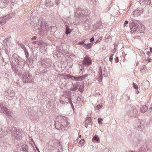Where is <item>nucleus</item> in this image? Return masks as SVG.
<instances>
[{
  "label": "nucleus",
  "mask_w": 152,
  "mask_h": 152,
  "mask_svg": "<svg viewBox=\"0 0 152 152\" xmlns=\"http://www.w3.org/2000/svg\"><path fill=\"white\" fill-rule=\"evenodd\" d=\"M69 124L67 118L64 116H58L55 120V127L57 130H61L62 132L68 129Z\"/></svg>",
  "instance_id": "obj_1"
},
{
  "label": "nucleus",
  "mask_w": 152,
  "mask_h": 152,
  "mask_svg": "<svg viewBox=\"0 0 152 152\" xmlns=\"http://www.w3.org/2000/svg\"><path fill=\"white\" fill-rule=\"evenodd\" d=\"M90 13V11L89 9L85 8L82 10L80 8L76 10L75 16L77 18H82L83 21L85 22L86 20V16Z\"/></svg>",
  "instance_id": "obj_2"
},
{
  "label": "nucleus",
  "mask_w": 152,
  "mask_h": 152,
  "mask_svg": "<svg viewBox=\"0 0 152 152\" xmlns=\"http://www.w3.org/2000/svg\"><path fill=\"white\" fill-rule=\"evenodd\" d=\"M19 75L22 76V80L24 83H31L34 81L33 76L25 70L20 72Z\"/></svg>",
  "instance_id": "obj_3"
},
{
  "label": "nucleus",
  "mask_w": 152,
  "mask_h": 152,
  "mask_svg": "<svg viewBox=\"0 0 152 152\" xmlns=\"http://www.w3.org/2000/svg\"><path fill=\"white\" fill-rule=\"evenodd\" d=\"M10 132L12 136L18 140L21 139L23 134V131L15 127H12L11 128Z\"/></svg>",
  "instance_id": "obj_4"
},
{
  "label": "nucleus",
  "mask_w": 152,
  "mask_h": 152,
  "mask_svg": "<svg viewBox=\"0 0 152 152\" xmlns=\"http://www.w3.org/2000/svg\"><path fill=\"white\" fill-rule=\"evenodd\" d=\"M103 76L106 77L108 76V75L107 68L104 66H100L99 75L97 80L99 82H101Z\"/></svg>",
  "instance_id": "obj_5"
},
{
  "label": "nucleus",
  "mask_w": 152,
  "mask_h": 152,
  "mask_svg": "<svg viewBox=\"0 0 152 152\" xmlns=\"http://www.w3.org/2000/svg\"><path fill=\"white\" fill-rule=\"evenodd\" d=\"M11 60L12 63L14 65H20L23 63V60L16 54L12 55Z\"/></svg>",
  "instance_id": "obj_6"
},
{
  "label": "nucleus",
  "mask_w": 152,
  "mask_h": 152,
  "mask_svg": "<svg viewBox=\"0 0 152 152\" xmlns=\"http://www.w3.org/2000/svg\"><path fill=\"white\" fill-rule=\"evenodd\" d=\"M0 107L4 113L7 115L9 117V118L10 120H12V117L13 116V113L10 110L7 109L6 107L3 106V105L1 104Z\"/></svg>",
  "instance_id": "obj_7"
},
{
  "label": "nucleus",
  "mask_w": 152,
  "mask_h": 152,
  "mask_svg": "<svg viewBox=\"0 0 152 152\" xmlns=\"http://www.w3.org/2000/svg\"><path fill=\"white\" fill-rule=\"evenodd\" d=\"M82 77H75L69 74H67L65 75V78L66 79L71 80L72 81H81Z\"/></svg>",
  "instance_id": "obj_8"
},
{
  "label": "nucleus",
  "mask_w": 152,
  "mask_h": 152,
  "mask_svg": "<svg viewBox=\"0 0 152 152\" xmlns=\"http://www.w3.org/2000/svg\"><path fill=\"white\" fill-rule=\"evenodd\" d=\"M92 63V61L91 58L87 56L83 59L82 61V64L85 66H90Z\"/></svg>",
  "instance_id": "obj_9"
},
{
  "label": "nucleus",
  "mask_w": 152,
  "mask_h": 152,
  "mask_svg": "<svg viewBox=\"0 0 152 152\" xmlns=\"http://www.w3.org/2000/svg\"><path fill=\"white\" fill-rule=\"evenodd\" d=\"M14 14V13L12 12L11 13H10L5 16L4 18H3L2 19H1L0 20V24L1 25H4L6 23V20L11 18Z\"/></svg>",
  "instance_id": "obj_10"
},
{
  "label": "nucleus",
  "mask_w": 152,
  "mask_h": 152,
  "mask_svg": "<svg viewBox=\"0 0 152 152\" xmlns=\"http://www.w3.org/2000/svg\"><path fill=\"white\" fill-rule=\"evenodd\" d=\"M71 94L69 91H65L63 94L62 96L65 98V99H67V100L71 105H72V103L71 99Z\"/></svg>",
  "instance_id": "obj_11"
},
{
  "label": "nucleus",
  "mask_w": 152,
  "mask_h": 152,
  "mask_svg": "<svg viewBox=\"0 0 152 152\" xmlns=\"http://www.w3.org/2000/svg\"><path fill=\"white\" fill-rule=\"evenodd\" d=\"M7 95V98L9 100H11L12 98L15 96V92L14 90L11 89H10L6 93Z\"/></svg>",
  "instance_id": "obj_12"
},
{
  "label": "nucleus",
  "mask_w": 152,
  "mask_h": 152,
  "mask_svg": "<svg viewBox=\"0 0 152 152\" xmlns=\"http://www.w3.org/2000/svg\"><path fill=\"white\" fill-rule=\"evenodd\" d=\"M12 0H0V8H5L10 2H12Z\"/></svg>",
  "instance_id": "obj_13"
},
{
  "label": "nucleus",
  "mask_w": 152,
  "mask_h": 152,
  "mask_svg": "<svg viewBox=\"0 0 152 152\" xmlns=\"http://www.w3.org/2000/svg\"><path fill=\"white\" fill-rule=\"evenodd\" d=\"M45 22L44 21H41L40 23H39L38 25V29L42 31L44 30V29L46 28L47 26L46 24L45 26Z\"/></svg>",
  "instance_id": "obj_14"
},
{
  "label": "nucleus",
  "mask_w": 152,
  "mask_h": 152,
  "mask_svg": "<svg viewBox=\"0 0 152 152\" xmlns=\"http://www.w3.org/2000/svg\"><path fill=\"white\" fill-rule=\"evenodd\" d=\"M47 71V70L45 68L41 67L39 69L37 70V72H36V75H41L42 74H43L44 73H46Z\"/></svg>",
  "instance_id": "obj_15"
},
{
  "label": "nucleus",
  "mask_w": 152,
  "mask_h": 152,
  "mask_svg": "<svg viewBox=\"0 0 152 152\" xmlns=\"http://www.w3.org/2000/svg\"><path fill=\"white\" fill-rule=\"evenodd\" d=\"M140 3L142 5H149L151 3V0H140Z\"/></svg>",
  "instance_id": "obj_16"
},
{
  "label": "nucleus",
  "mask_w": 152,
  "mask_h": 152,
  "mask_svg": "<svg viewBox=\"0 0 152 152\" xmlns=\"http://www.w3.org/2000/svg\"><path fill=\"white\" fill-rule=\"evenodd\" d=\"M130 28L131 29L132 31H136L137 29L138 25L137 24H134L132 26V25H130V24L129 23Z\"/></svg>",
  "instance_id": "obj_17"
},
{
  "label": "nucleus",
  "mask_w": 152,
  "mask_h": 152,
  "mask_svg": "<svg viewBox=\"0 0 152 152\" xmlns=\"http://www.w3.org/2000/svg\"><path fill=\"white\" fill-rule=\"evenodd\" d=\"M80 84L78 83H76L73 85V87L72 88V91L76 90L78 89V88H80Z\"/></svg>",
  "instance_id": "obj_18"
},
{
  "label": "nucleus",
  "mask_w": 152,
  "mask_h": 152,
  "mask_svg": "<svg viewBox=\"0 0 152 152\" xmlns=\"http://www.w3.org/2000/svg\"><path fill=\"white\" fill-rule=\"evenodd\" d=\"M21 149L22 151L25 152H28V147L26 145H23L21 146Z\"/></svg>",
  "instance_id": "obj_19"
},
{
  "label": "nucleus",
  "mask_w": 152,
  "mask_h": 152,
  "mask_svg": "<svg viewBox=\"0 0 152 152\" xmlns=\"http://www.w3.org/2000/svg\"><path fill=\"white\" fill-rule=\"evenodd\" d=\"M91 121V118L90 117H88L85 121V124L86 125V127Z\"/></svg>",
  "instance_id": "obj_20"
},
{
  "label": "nucleus",
  "mask_w": 152,
  "mask_h": 152,
  "mask_svg": "<svg viewBox=\"0 0 152 152\" xmlns=\"http://www.w3.org/2000/svg\"><path fill=\"white\" fill-rule=\"evenodd\" d=\"M147 107L146 105H143L140 108L141 111L142 113H145L147 110Z\"/></svg>",
  "instance_id": "obj_21"
},
{
  "label": "nucleus",
  "mask_w": 152,
  "mask_h": 152,
  "mask_svg": "<svg viewBox=\"0 0 152 152\" xmlns=\"http://www.w3.org/2000/svg\"><path fill=\"white\" fill-rule=\"evenodd\" d=\"M83 47L85 48L86 49H90L91 48V43H88L87 44H85L83 45Z\"/></svg>",
  "instance_id": "obj_22"
},
{
  "label": "nucleus",
  "mask_w": 152,
  "mask_h": 152,
  "mask_svg": "<svg viewBox=\"0 0 152 152\" xmlns=\"http://www.w3.org/2000/svg\"><path fill=\"white\" fill-rule=\"evenodd\" d=\"M12 70L15 73H17L18 72V66L17 65H12Z\"/></svg>",
  "instance_id": "obj_23"
},
{
  "label": "nucleus",
  "mask_w": 152,
  "mask_h": 152,
  "mask_svg": "<svg viewBox=\"0 0 152 152\" xmlns=\"http://www.w3.org/2000/svg\"><path fill=\"white\" fill-rule=\"evenodd\" d=\"M84 140L83 139H82L78 142V145L79 147H82L84 145Z\"/></svg>",
  "instance_id": "obj_24"
},
{
  "label": "nucleus",
  "mask_w": 152,
  "mask_h": 152,
  "mask_svg": "<svg viewBox=\"0 0 152 152\" xmlns=\"http://www.w3.org/2000/svg\"><path fill=\"white\" fill-rule=\"evenodd\" d=\"M133 13L135 16H138L140 15L141 12L139 10H136L134 11Z\"/></svg>",
  "instance_id": "obj_25"
},
{
  "label": "nucleus",
  "mask_w": 152,
  "mask_h": 152,
  "mask_svg": "<svg viewBox=\"0 0 152 152\" xmlns=\"http://www.w3.org/2000/svg\"><path fill=\"white\" fill-rule=\"evenodd\" d=\"M92 140L95 141L96 142L99 141V139L97 135H95L93 137Z\"/></svg>",
  "instance_id": "obj_26"
},
{
  "label": "nucleus",
  "mask_w": 152,
  "mask_h": 152,
  "mask_svg": "<svg viewBox=\"0 0 152 152\" xmlns=\"http://www.w3.org/2000/svg\"><path fill=\"white\" fill-rule=\"evenodd\" d=\"M71 32V31L69 29H68L67 28H66V31H65V34H66L68 35Z\"/></svg>",
  "instance_id": "obj_27"
},
{
  "label": "nucleus",
  "mask_w": 152,
  "mask_h": 152,
  "mask_svg": "<svg viewBox=\"0 0 152 152\" xmlns=\"http://www.w3.org/2000/svg\"><path fill=\"white\" fill-rule=\"evenodd\" d=\"M85 40H86V39H84L82 41H80V42H78V45H83H83L84 44V43H85Z\"/></svg>",
  "instance_id": "obj_28"
},
{
  "label": "nucleus",
  "mask_w": 152,
  "mask_h": 152,
  "mask_svg": "<svg viewBox=\"0 0 152 152\" xmlns=\"http://www.w3.org/2000/svg\"><path fill=\"white\" fill-rule=\"evenodd\" d=\"M59 1L60 0H56L53 3H52V4H55L56 6L58 5L59 4Z\"/></svg>",
  "instance_id": "obj_29"
},
{
  "label": "nucleus",
  "mask_w": 152,
  "mask_h": 152,
  "mask_svg": "<svg viewBox=\"0 0 152 152\" xmlns=\"http://www.w3.org/2000/svg\"><path fill=\"white\" fill-rule=\"evenodd\" d=\"M102 107V104L101 105L99 104L97 105L96 107V110H98L100 109Z\"/></svg>",
  "instance_id": "obj_30"
},
{
  "label": "nucleus",
  "mask_w": 152,
  "mask_h": 152,
  "mask_svg": "<svg viewBox=\"0 0 152 152\" xmlns=\"http://www.w3.org/2000/svg\"><path fill=\"white\" fill-rule=\"evenodd\" d=\"M133 87L134 88H135V89H138V87L137 84H135L134 83H133Z\"/></svg>",
  "instance_id": "obj_31"
},
{
  "label": "nucleus",
  "mask_w": 152,
  "mask_h": 152,
  "mask_svg": "<svg viewBox=\"0 0 152 152\" xmlns=\"http://www.w3.org/2000/svg\"><path fill=\"white\" fill-rule=\"evenodd\" d=\"M88 75L87 74L85 75H82L81 77H82V80L85 78H86L88 76Z\"/></svg>",
  "instance_id": "obj_32"
},
{
  "label": "nucleus",
  "mask_w": 152,
  "mask_h": 152,
  "mask_svg": "<svg viewBox=\"0 0 152 152\" xmlns=\"http://www.w3.org/2000/svg\"><path fill=\"white\" fill-rule=\"evenodd\" d=\"M19 44L21 48L23 50H24L25 49H26V48L25 47V45H24L22 43H19Z\"/></svg>",
  "instance_id": "obj_33"
},
{
  "label": "nucleus",
  "mask_w": 152,
  "mask_h": 152,
  "mask_svg": "<svg viewBox=\"0 0 152 152\" xmlns=\"http://www.w3.org/2000/svg\"><path fill=\"white\" fill-rule=\"evenodd\" d=\"M9 38H7V39H6L4 40L3 43H7L8 42H9Z\"/></svg>",
  "instance_id": "obj_34"
},
{
  "label": "nucleus",
  "mask_w": 152,
  "mask_h": 152,
  "mask_svg": "<svg viewBox=\"0 0 152 152\" xmlns=\"http://www.w3.org/2000/svg\"><path fill=\"white\" fill-rule=\"evenodd\" d=\"M5 51L6 53L8 54L10 52V48H6Z\"/></svg>",
  "instance_id": "obj_35"
},
{
  "label": "nucleus",
  "mask_w": 152,
  "mask_h": 152,
  "mask_svg": "<svg viewBox=\"0 0 152 152\" xmlns=\"http://www.w3.org/2000/svg\"><path fill=\"white\" fill-rule=\"evenodd\" d=\"M52 1L51 0H46V3L47 4H49L50 5L52 4Z\"/></svg>",
  "instance_id": "obj_36"
},
{
  "label": "nucleus",
  "mask_w": 152,
  "mask_h": 152,
  "mask_svg": "<svg viewBox=\"0 0 152 152\" xmlns=\"http://www.w3.org/2000/svg\"><path fill=\"white\" fill-rule=\"evenodd\" d=\"M114 55V54H113L112 55H111L110 56V57H109V60L111 62H112V61H113V56Z\"/></svg>",
  "instance_id": "obj_37"
},
{
  "label": "nucleus",
  "mask_w": 152,
  "mask_h": 152,
  "mask_svg": "<svg viewBox=\"0 0 152 152\" xmlns=\"http://www.w3.org/2000/svg\"><path fill=\"white\" fill-rule=\"evenodd\" d=\"M102 119L101 118H99L98 119V121L99 123L100 124L102 122Z\"/></svg>",
  "instance_id": "obj_38"
},
{
  "label": "nucleus",
  "mask_w": 152,
  "mask_h": 152,
  "mask_svg": "<svg viewBox=\"0 0 152 152\" xmlns=\"http://www.w3.org/2000/svg\"><path fill=\"white\" fill-rule=\"evenodd\" d=\"M115 62L116 63L118 62L119 61L118 58V57H116L115 60Z\"/></svg>",
  "instance_id": "obj_39"
},
{
  "label": "nucleus",
  "mask_w": 152,
  "mask_h": 152,
  "mask_svg": "<svg viewBox=\"0 0 152 152\" xmlns=\"http://www.w3.org/2000/svg\"><path fill=\"white\" fill-rule=\"evenodd\" d=\"M83 86H84V85H83V86H81V85H80V88H78L80 89V90L83 89L84 88V87Z\"/></svg>",
  "instance_id": "obj_40"
},
{
  "label": "nucleus",
  "mask_w": 152,
  "mask_h": 152,
  "mask_svg": "<svg viewBox=\"0 0 152 152\" xmlns=\"http://www.w3.org/2000/svg\"><path fill=\"white\" fill-rule=\"evenodd\" d=\"M25 54L26 55V58H28L29 56V54L28 52L25 53Z\"/></svg>",
  "instance_id": "obj_41"
},
{
  "label": "nucleus",
  "mask_w": 152,
  "mask_h": 152,
  "mask_svg": "<svg viewBox=\"0 0 152 152\" xmlns=\"http://www.w3.org/2000/svg\"><path fill=\"white\" fill-rule=\"evenodd\" d=\"M94 38L93 37H92L90 39V42H91L94 41Z\"/></svg>",
  "instance_id": "obj_42"
},
{
  "label": "nucleus",
  "mask_w": 152,
  "mask_h": 152,
  "mask_svg": "<svg viewBox=\"0 0 152 152\" xmlns=\"http://www.w3.org/2000/svg\"><path fill=\"white\" fill-rule=\"evenodd\" d=\"M37 37H36V36H34L33 37L31 38V39L32 40H34V39H37Z\"/></svg>",
  "instance_id": "obj_43"
},
{
  "label": "nucleus",
  "mask_w": 152,
  "mask_h": 152,
  "mask_svg": "<svg viewBox=\"0 0 152 152\" xmlns=\"http://www.w3.org/2000/svg\"><path fill=\"white\" fill-rule=\"evenodd\" d=\"M128 23V21L127 20H126L125 22L124 23V25H126Z\"/></svg>",
  "instance_id": "obj_44"
},
{
  "label": "nucleus",
  "mask_w": 152,
  "mask_h": 152,
  "mask_svg": "<svg viewBox=\"0 0 152 152\" xmlns=\"http://www.w3.org/2000/svg\"><path fill=\"white\" fill-rule=\"evenodd\" d=\"M23 50H24V51L25 53H28V50H27V49L26 48L25 49H24Z\"/></svg>",
  "instance_id": "obj_45"
},
{
  "label": "nucleus",
  "mask_w": 152,
  "mask_h": 152,
  "mask_svg": "<svg viewBox=\"0 0 152 152\" xmlns=\"http://www.w3.org/2000/svg\"><path fill=\"white\" fill-rule=\"evenodd\" d=\"M116 50V48H115L113 50V53H114L115 52Z\"/></svg>",
  "instance_id": "obj_46"
},
{
  "label": "nucleus",
  "mask_w": 152,
  "mask_h": 152,
  "mask_svg": "<svg viewBox=\"0 0 152 152\" xmlns=\"http://www.w3.org/2000/svg\"><path fill=\"white\" fill-rule=\"evenodd\" d=\"M59 145L60 146V147L61 148L62 145H61V143L60 142H59Z\"/></svg>",
  "instance_id": "obj_47"
},
{
  "label": "nucleus",
  "mask_w": 152,
  "mask_h": 152,
  "mask_svg": "<svg viewBox=\"0 0 152 152\" xmlns=\"http://www.w3.org/2000/svg\"><path fill=\"white\" fill-rule=\"evenodd\" d=\"M32 43L34 44H35L36 43V41H34Z\"/></svg>",
  "instance_id": "obj_48"
},
{
  "label": "nucleus",
  "mask_w": 152,
  "mask_h": 152,
  "mask_svg": "<svg viewBox=\"0 0 152 152\" xmlns=\"http://www.w3.org/2000/svg\"><path fill=\"white\" fill-rule=\"evenodd\" d=\"M140 92L138 90H137L136 91V93L137 94H138V93H139Z\"/></svg>",
  "instance_id": "obj_49"
},
{
  "label": "nucleus",
  "mask_w": 152,
  "mask_h": 152,
  "mask_svg": "<svg viewBox=\"0 0 152 152\" xmlns=\"http://www.w3.org/2000/svg\"><path fill=\"white\" fill-rule=\"evenodd\" d=\"M152 60L151 59L149 58V59L148 60V61L149 62H151Z\"/></svg>",
  "instance_id": "obj_50"
},
{
  "label": "nucleus",
  "mask_w": 152,
  "mask_h": 152,
  "mask_svg": "<svg viewBox=\"0 0 152 152\" xmlns=\"http://www.w3.org/2000/svg\"><path fill=\"white\" fill-rule=\"evenodd\" d=\"M150 50L151 53H152V48H150Z\"/></svg>",
  "instance_id": "obj_51"
},
{
  "label": "nucleus",
  "mask_w": 152,
  "mask_h": 152,
  "mask_svg": "<svg viewBox=\"0 0 152 152\" xmlns=\"http://www.w3.org/2000/svg\"><path fill=\"white\" fill-rule=\"evenodd\" d=\"M142 27L143 28V30H145V27L143 25H142Z\"/></svg>",
  "instance_id": "obj_52"
},
{
  "label": "nucleus",
  "mask_w": 152,
  "mask_h": 152,
  "mask_svg": "<svg viewBox=\"0 0 152 152\" xmlns=\"http://www.w3.org/2000/svg\"><path fill=\"white\" fill-rule=\"evenodd\" d=\"M34 56H31L30 57L31 58H33V57H34Z\"/></svg>",
  "instance_id": "obj_53"
},
{
  "label": "nucleus",
  "mask_w": 152,
  "mask_h": 152,
  "mask_svg": "<svg viewBox=\"0 0 152 152\" xmlns=\"http://www.w3.org/2000/svg\"><path fill=\"white\" fill-rule=\"evenodd\" d=\"M99 39H100V40H102V37H100V38H99Z\"/></svg>",
  "instance_id": "obj_54"
},
{
  "label": "nucleus",
  "mask_w": 152,
  "mask_h": 152,
  "mask_svg": "<svg viewBox=\"0 0 152 152\" xmlns=\"http://www.w3.org/2000/svg\"><path fill=\"white\" fill-rule=\"evenodd\" d=\"M16 83H17V84H18V83H19V82H16Z\"/></svg>",
  "instance_id": "obj_55"
},
{
  "label": "nucleus",
  "mask_w": 152,
  "mask_h": 152,
  "mask_svg": "<svg viewBox=\"0 0 152 152\" xmlns=\"http://www.w3.org/2000/svg\"><path fill=\"white\" fill-rule=\"evenodd\" d=\"M81 137V135H79V137Z\"/></svg>",
  "instance_id": "obj_56"
},
{
  "label": "nucleus",
  "mask_w": 152,
  "mask_h": 152,
  "mask_svg": "<svg viewBox=\"0 0 152 152\" xmlns=\"http://www.w3.org/2000/svg\"><path fill=\"white\" fill-rule=\"evenodd\" d=\"M98 40H97V41H96V42H98Z\"/></svg>",
  "instance_id": "obj_57"
}]
</instances>
